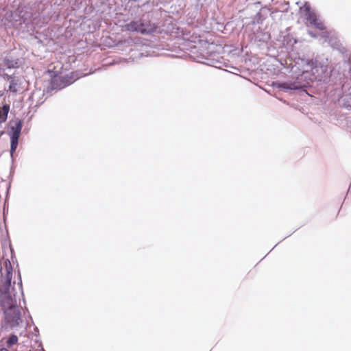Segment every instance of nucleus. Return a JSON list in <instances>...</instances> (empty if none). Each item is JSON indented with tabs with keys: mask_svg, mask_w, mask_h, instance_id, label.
<instances>
[{
	"mask_svg": "<svg viewBox=\"0 0 351 351\" xmlns=\"http://www.w3.org/2000/svg\"><path fill=\"white\" fill-rule=\"evenodd\" d=\"M10 90L15 91V89H14V87H12L11 85L10 86Z\"/></svg>",
	"mask_w": 351,
	"mask_h": 351,
	"instance_id": "nucleus-13",
	"label": "nucleus"
},
{
	"mask_svg": "<svg viewBox=\"0 0 351 351\" xmlns=\"http://www.w3.org/2000/svg\"><path fill=\"white\" fill-rule=\"evenodd\" d=\"M5 324L7 327L14 328L17 326L21 322V311L19 308L13 310H5Z\"/></svg>",
	"mask_w": 351,
	"mask_h": 351,
	"instance_id": "nucleus-6",
	"label": "nucleus"
},
{
	"mask_svg": "<svg viewBox=\"0 0 351 351\" xmlns=\"http://www.w3.org/2000/svg\"><path fill=\"white\" fill-rule=\"evenodd\" d=\"M123 30L135 32L141 34H150L156 32L157 26L150 21H132L123 27Z\"/></svg>",
	"mask_w": 351,
	"mask_h": 351,
	"instance_id": "nucleus-3",
	"label": "nucleus"
},
{
	"mask_svg": "<svg viewBox=\"0 0 351 351\" xmlns=\"http://www.w3.org/2000/svg\"><path fill=\"white\" fill-rule=\"evenodd\" d=\"M0 351H9V350L6 348H1V349H0Z\"/></svg>",
	"mask_w": 351,
	"mask_h": 351,
	"instance_id": "nucleus-14",
	"label": "nucleus"
},
{
	"mask_svg": "<svg viewBox=\"0 0 351 351\" xmlns=\"http://www.w3.org/2000/svg\"><path fill=\"white\" fill-rule=\"evenodd\" d=\"M9 110L10 106L8 104H5L2 108H0V123L6 121Z\"/></svg>",
	"mask_w": 351,
	"mask_h": 351,
	"instance_id": "nucleus-7",
	"label": "nucleus"
},
{
	"mask_svg": "<svg viewBox=\"0 0 351 351\" xmlns=\"http://www.w3.org/2000/svg\"><path fill=\"white\" fill-rule=\"evenodd\" d=\"M19 287H20L21 291V292H23V289H22V281H21V278L20 273H19Z\"/></svg>",
	"mask_w": 351,
	"mask_h": 351,
	"instance_id": "nucleus-9",
	"label": "nucleus"
},
{
	"mask_svg": "<svg viewBox=\"0 0 351 351\" xmlns=\"http://www.w3.org/2000/svg\"><path fill=\"white\" fill-rule=\"evenodd\" d=\"M13 291L14 288L11 286H0V305L3 312L5 310L19 308L16 294Z\"/></svg>",
	"mask_w": 351,
	"mask_h": 351,
	"instance_id": "nucleus-2",
	"label": "nucleus"
},
{
	"mask_svg": "<svg viewBox=\"0 0 351 351\" xmlns=\"http://www.w3.org/2000/svg\"><path fill=\"white\" fill-rule=\"evenodd\" d=\"M9 250L10 254V258H5V256L3 255L1 259L0 286H11V280L14 273L12 262L14 263L16 257L14 254L13 249H12L10 245L9 246Z\"/></svg>",
	"mask_w": 351,
	"mask_h": 351,
	"instance_id": "nucleus-1",
	"label": "nucleus"
},
{
	"mask_svg": "<svg viewBox=\"0 0 351 351\" xmlns=\"http://www.w3.org/2000/svg\"><path fill=\"white\" fill-rule=\"evenodd\" d=\"M300 11L304 13L306 19L311 25L319 30H324L326 29L324 23L317 18V14L311 10L308 3L306 2L303 6L300 8Z\"/></svg>",
	"mask_w": 351,
	"mask_h": 351,
	"instance_id": "nucleus-4",
	"label": "nucleus"
},
{
	"mask_svg": "<svg viewBox=\"0 0 351 351\" xmlns=\"http://www.w3.org/2000/svg\"><path fill=\"white\" fill-rule=\"evenodd\" d=\"M10 152L12 154L17 148L19 138L22 129L21 120L16 119L10 122Z\"/></svg>",
	"mask_w": 351,
	"mask_h": 351,
	"instance_id": "nucleus-5",
	"label": "nucleus"
},
{
	"mask_svg": "<svg viewBox=\"0 0 351 351\" xmlns=\"http://www.w3.org/2000/svg\"><path fill=\"white\" fill-rule=\"evenodd\" d=\"M18 343V337L15 335H12L7 341L8 347H12V346Z\"/></svg>",
	"mask_w": 351,
	"mask_h": 351,
	"instance_id": "nucleus-8",
	"label": "nucleus"
},
{
	"mask_svg": "<svg viewBox=\"0 0 351 351\" xmlns=\"http://www.w3.org/2000/svg\"><path fill=\"white\" fill-rule=\"evenodd\" d=\"M10 90L15 91V89H14V87H12L11 85L10 86Z\"/></svg>",
	"mask_w": 351,
	"mask_h": 351,
	"instance_id": "nucleus-12",
	"label": "nucleus"
},
{
	"mask_svg": "<svg viewBox=\"0 0 351 351\" xmlns=\"http://www.w3.org/2000/svg\"><path fill=\"white\" fill-rule=\"evenodd\" d=\"M282 87L285 88H289V89H296L297 88L296 87H294V88L290 87L288 86L287 84H284L282 85Z\"/></svg>",
	"mask_w": 351,
	"mask_h": 351,
	"instance_id": "nucleus-10",
	"label": "nucleus"
},
{
	"mask_svg": "<svg viewBox=\"0 0 351 351\" xmlns=\"http://www.w3.org/2000/svg\"><path fill=\"white\" fill-rule=\"evenodd\" d=\"M308 34H309L311 36H313V37H315V36H315L314 34H313V32H308Z\"/></svg>",
	"mask_w": 351,
	"mask_h": 351,
	"instance_id": "nucleus-11",
	"label": "nucleus"
}]
</instances>
